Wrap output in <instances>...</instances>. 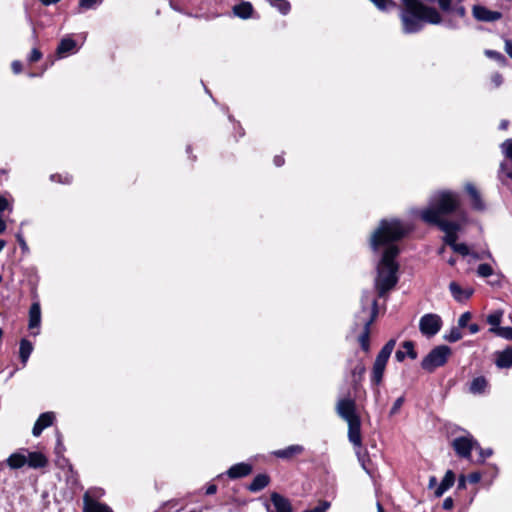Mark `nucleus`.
<instances>
[{
	"label": "nucleus",
	"instance_id": "obj_41",
	"mask_svg": "<svg viewBox=\"0 0 512 512\" xmlns=\"http://www.w3.org/2000/svg\"><path fill=\"white\" fill-rule=\"evenodd\" d=\"M404 401H405L404 396H400L399 398H397L395 400V402L393 403V406L390 409V415L391 416H393V415L398 413V411L402 407Z\"/></svg>",
	"mask_w": 512,
	"mask_h": 512
},
{
	"label": "nucleus",
	"instance_id": "obj_12",
	"mask_svg": "<svg viewBox=\"0 0 512 512\" xmlns=\"http://www.w3.org/2000/svg\"><path fill=\"white\" fill-rule=\"evenodd\" d=\"M473 17L481 22H494L501 19L502 14L498 11H492L482 5H474L472 9Z\"/></svg>",
	"mask_w": 512,
	"mask_h": 512
},
{
	"label": "nucleus",
	"instance_id": "obj_17",
	"mask_svg": "<svg viewBox=\"0 0 512 512\" xmlns=\"http://www.w3.org/2000/svg\"><path fill=\"white\" fill-rule=\"evenodd\" d=\"M54 413L53 412H45V413H42L38 419L36 420L34 426H33V429H32V434L35 436V437H38L41 435L42 431L51 426L53 424V421H54Z\"/></svg>",
	"mask_w": 512,
	"mask_h": 512
},
{
	"label": "nucleus",
	"instance_id": "obj_46",
	"mask_svg": "<svg viewBox=\"0 0 512 512\" xmlns=\"http://www.w3.org/2000/svg\"><path fill=\"white\" fill-rule=\"evenodd\" d=\"M16 239L18 241V244L21 248V250L25 253V252H28L29 248H28V245L24 239V236H23V233L22 231H19L16 233Z\"/></svg>",
	"mask_w": 512,
	"mask_h": 512
},
{
	"label": "nucleus",
	"instance_id": "obj_4",
	"mask_svg": "<svg viewBox=\"0 0 512 512\" xmlns=\"http://www.w3.org/2000/svg\"><path fill=\"white\" fill-rule=\"evenodd\" d=\"M460 206V196L457 192L443 190L436 192L430 198L429 207L425 210L434 211L442 217L455 212Z\"/></svg>",
	"mask_w": 512,
	"mask_h": 512
},
{
	"label": "nucleus",
	"instance_id": "obj_45",
	"mask_svg": "<svg viewBox=\"0 0 512 512\" xmlns=\"http://www.w3.org/2000/svg\"><path fill=\"white\" fill-rule=\"evenodd\" d=\"M485 54L489 58L495 59L496 61L503 63L505 62V57L500 52H497L495 50H486Z\"/></svg>",
	"mask_w": 512,
	"mask_h": 512
},
{
	"label": "nucleus",
	"instance_id": "obj_23",
	"mask_svg": "<svg viewBox=\"0 0 512 512\" xmlns=\"http://www.w3.org/2000/svg\"><path fill=\"white\" fill-rule=\"evenodd\" d=\"M402 348L404 350L398 349L395 352V359L398 362H403L406 359V357H409L412 360L417 358L418 355L414 349V343L412 341H404L402 343Z\"/></svg>",
	"mask_w": 512,
	"mask_h": 512
},
{
	"label": "nucleus",
	"instance_id": "obj_63",
	"mask_svg": "<svg viewBox=\"0 0 512 512\" xmlns=\"http://www.w3.org/2000/svg\"><path fill=\"white\" fill-rule=\"evenodd\" d=\"M436 485H437L436 477L435 476H431L430 479H429L428 487L429 488H434Z\"/></svg>",
	"mask_w": 512,
	"mask_h": 512
},
{
	"label": "nucleus",
	"instance_id": "obj_31",
	"mask_svg": "<svg viewBox=\"0 0 512 512\" xmlns=\"http://www.w3.org/2000/svg\"><path fill=\"white\" fill-rule=\"evenodd\" d=\"M32 352H33L32 343L27 339H22L20 341V346H19V357L21 359L23 366H26L27 361Z\"/></svg>",
	"mask_w": 512,
	"mask_h": 512
},
{
	"label": "nucleus",
	"instance_id": "obj_33",
	"mask_svg": "<svg viewBox=\"0 0 512 512\" xmlns=\"http://www.w3.org/2000/svg\"><path fill=\"white\" fill-rule=\"evenodd\" d=\"M462 338V333L459 327H453L449 333L444 336V339L450 343L459 341Z\"/></svg>",
	"mask_w": 512,
	"mask_h": 512
},
{
	"label": "nucleus",
	"instance_id": "obj_62",
	"mask_svg": "<svg viewBox=\"0 0 512 512\" xmlns=\"http://www.w3.org/2000/svg\"><path fill=\"white\" fill-rule=\"evenodd\" d=\"M63 450H64V446H63V444H62V442H61V437H60V435H59V436H58V439H57L56 452H57V454H60V453H62V452H63Z\"/></svg>",
	"mask_w": 512,
	"mask_h": 512
},
{
	"label": "nucleus",
	"instance_id": "obj_55",
	"mask_svg": "<svg viewBox=\"0 0 512 512\" xmlns=\"http://www.w3.org/2000/svg\"><path fill=\"white\" fill-rule=\"evenodd\" d=\"M454 12L456 13L457 16H459L460 18H464L466 16V9L464 6L460 5V6H457L455 7L454 9Z\"/></svg>",
	"mask_w": 512,
	"mask_h": 512
},
{
	"label": "nucleus",
	"instance_id": "obj_52",
	"mask_svg": "<svg viewBox=\"0 0 512 512\" xmlns=\"http://www.w3.org/2000/svg\"><path fill=\"white\" fill-rule=\"evenodd\" d=\"M468 481L472 484H476L481 480V473L479 472H472L468 475Z\"/></svg>",
	"mask_w": 512,
	"mask_h": 512
},
{
	"label": "nucleus",
	"instance_id": "obj_49",
	"mask_svg": "<svg viewBox=\"0 0 512 512\" xmlns=\"http://www.w3.org/2000/svg\"><path fill=\"white\" fill-rule=\"evenodd\" d=\"M491 82L493 83L494 87H499L503 83V77L500 73H494L491 76Z\"/></svg>",
	"mask_w": 512,
	"mask_h": 512
},
{
	"label": "nucleus",
	"instance_id": "obj_59",
	"mask_svg": "<svg viewBox=\"0 0 512 512\" xmlns=\"http://www.w3.org/2000/svg\"><path fill=\"white\" fill-rule=\"evenodd\" d=\"M275 166L281 167L284 164V158L280 155H276L273 160Z\"/></svg>",
	"mask_w": 512,
	"mask_h": 512
},
{
	"label": "nucleus",
	"instance_id": "obj_25",
	"mask_svg": "<svg viewBox=\"0 0 512 512\" xmlns=\"http://www.w3.org/2000/svg\"><path fill=\"white\" fill-rule=\"evenodd\" d=\"M455 481V475L452 470H448L440 484L435 489V496L441 497L449 488H451Z\"/></svg>",
	"mask_w": 512,
	"mask_h": 512
},
{
	"label": "nucleus",
	"instance_id": "obj_51",
	"mask_svg": "<svg viewBox=\"0 0 512 512\" xmlns=\"http://www.w3.org/2000/svg\"><path fill=\"white\" fill-rule=\"evenodd\" d=\"M51 180L52 181H58L60 183H65V184H68L71 182V176H68L66 175L64 177V179L62 178V175L60 174H54V175H51Z\"/></svg>",
	"mask_w": 512,
	"mask_h": 512
},
{
	"label": "nucleus",
	"instance_id": "obj_2",
	"mask_svg": "<svg viewBox=\"0 0 512 512\" xmlns=\"http://www.w3.org/2000/svg\"><path fill=\"white\" fill-rule=\"evenodd\" d=\"M400 20L404 34H415L422 31L425 24L438 25L443 22L439 11L426 4L435 0H401Z\"/></svg>",
	"mask_w": 512,
	"mask_h": 512
},
{
	"label": "nucleus",
	"instance_id": "obj_29",
	"mask_svg": "<svg viewBox=\"0 0 512 512\" xmlns=\"http://www.w3.org/2000/svg\"><path fill=\"white\" fill-rule=\"evenodd\" d=\"M76 42L72 38H63L58 47H57V53L59 56L63 57L69 53H73L76 50Z\"/></svg>",
	"mask_w": 512,
	"mask_h": 512
},
{
	"label": "nucleus",
	"instance_id": "obj_6",
	"mask_svg": "<svg viewBox=\"0 0 512 512\" xmlns=\"http://www.w3.org/2000/svg\"><path fill=\"white\" fill-rule=\"evenodd\" d=\"M451 355V348L447 345L434 347L421 361V367L427 372H434L446 364Z\"/></svg>",
	"mask_w": 512,
	"mask_h": 512
},
{
	"label": "nucleus",
	"instance_id": "obj_1",
	"mask_svg": "<svg viewBox=\"0 0 512 512\" xmlns=\"http://www.w3.org/2000/svg\"><path fill=\"white\" fill-rule=\"evenodd\" d=\"M412 230L411 225L399 219H383L370 237V247L374 252L382 251L377 264V276L374 281L378 296L383 297L398 282L399 254L398 242Z\"/></svg>",
	"mask_w": 512,
	"mask_h": 512
},
{
	"label": "nucleus",
	"instance_id": "obj_7",
	"mask_svg": "<svg viewBox=\"0 0 512 512\" xmlns=\"http://www.w3.org/2000/svg\"><path fill=\"white\" fill-rule=\"evenodd\" d=\"M421 219L430 225L437 226L445 234L450 232H459L461 226L455 221L444 220L436 212L430 210H421Z\"/></svg>",
	"mask_w": 512,
	"mask_h": 512
},
{
	"label": "nucleus",
	"instance_id": "obj_47",
	"mask_svg": "<svg viewBox=\"0 0 512 512\" xmlns=\"http://www.w3.org/2000/svg\"><path fill=\"white\" fill-rule=\"evenodd\" d=\"M97 5V0H79V6L83 9H93Z\"/></svg>",
	"mask_w": 512,
	"mask_h": 512
},
{
	"label": "nucleus",
	"instance_id": "obj_40",
	"mask_svg": "<svg viewBox=\"0 0 512 512\" xmlns=\"http://www.w3.org/2000/svg\"><path fill=\"white\" fill-rule=\"evenodd\" d=\"M472 318V314L470 312H464L458 319V327L465 328L468 326V322Z\"/></svg>",
	"mask_w": 512,
	"mask_h": 512
},
{
	"label": "nucleus",
	"instance_id": "obj_10",
	"mask_svg": "<svg viewBox=\"0 0 512 512\" xmlns=\"http://www.w3.org/2000/svg\"><path fill=\"white\" fill-rule=\"evenodd\" d=\"M338 415L346 422L360 418L356 413L355 401L351 398L340 399L336 406Z\"/></svg>",
	"mask_w": 512,
	"mask_h": 512
},
{
	"label": "nucleus",
	"instance_id": "obj_54",
	"mask_svg": "<svg viewBox=\"0 0 512 512\" xmlns=\"http://www.w3.org/2000/svg\"><path fill=\"white\" fill-rule=\"evenodd\" d=\"M454 506V501L451 497H447L444 499L442 507L444 510H451Z\"/></svg>",
	"mask_w": 512,
	"mask_h": 512
},
{
	"label": "nucleus",
	"instance_id": "obj_11",
	"mask_svg": "<svg viewBox=\"0 0 512 512\" xmlns=\"http://www.w3.org/2000/svg\"><path fill=\"white\" fill-rule=\"evenodd\" d=\"M41 307L39 302H33L29 309L28 328L33 336L40 333Z\"/></svg>",
	"mask_w": 512,
	"mask_h": 512
},
{
	"label": "nucleus",
	"instance_id": "obj_9",
	"mask_svg": "<svg viewBox=\"0 0 512 512\" xmlns=\"http://www.w3.org/2000/svg\"><path fill=\"white\" fill-rule=\"evenodd\" d=\"M478 446V442L471 436H459L453 439L452 447L455 450L456 454L465 459L471 458V451Z\"/></svg>",
	"mask_w": 512,
	"mask_h": 512
},
{
	"label": "nucleus",
	"instance_id": "obj_15",
	"mask_svg": "<svg viewBox=\"0 0 512 512\" xmlns=\"http://www.w3.org/2000/svg\"><path fill=\"white\" fill-rule=\"evenodd\" d=\"M465 190L470 197L471 207L476 211H484L486 209V204L477 188L472 183H467L465 185Z\"/></svg>",
	"mask_w": 512,
	"mask_h": 512
},
{
	"label": "nucleus",
	"instance_id": "obj_19",
	"mask_svg": "<svg viewBox=\"0 0 512 512\" xmlns=\"http://www.w3.org/2000/svg\"><path fill=\"white\" fill-rule=\"evenodd\" d=\"M83 512H113L106 504L91 499L87 494L83 499Z\"/></svg>",
	"mask_w": 512,
	"mask_h": 512
},
{
	"label": "nucleus",
	"instance_id": "obj_18",
	"mask_svg": "<svg viewBox=\"0 0 512 512\" xmlns=\"http://www.w3.org/2000/svg\"><path fill=\"white\" fill-rule=\"evenodd\" d=\"M495 365L499 369L512 368V346H508L502 351L495 352Z\"/></svg>",
	"mask_w": 512,
	"mask_h": 512
},
{
	"label": "nucleus",
	"instance_id": "obj_50",
	"mask_svg": "<svg viewBox=\"0 0 512 512\" xmlns=\"http://www.w3.org/2000/svg\"><path fill=\"white\" fill-rule=\"evenodd\" d=\"M440 9L444 12L451 10L452 0H437Z\"/></svg>",
	"mask_w": 512,
	"mask_h": 512
},
{
	"label": "nucleus",
	"instance_id": "obj_58",
	"mask_svg": "<svg viewBox=\"0 0 512 512\" xmlns=\"http://www.w3.org/2000/svg\"><path fill=\"white\" fill-rule=\"evenodd\" d=\"M8 208V201L5 197L0 196V212Z\"/></svg>",
	"mask_w": 512,
	"mask_h": 512
},
{
	"label": "nucleus",
	"instance_id": "obj_14",
	"mask_svg": "<svg viewBox=\"0 0 512 512\" xmlns=\"http://www.w3.org/2000/svg\"><path fill=\"white\" fill-rule=\"evenodd\" d=\"M365 372L366 366L363 360L357 359L350 362V377L353 386L356 387L362 382Z\"/></svg>",
	"mask_w": 512,
	"mask_h": 512
},
{
	"label": "nucleus",
	"instance_id": "obj_38",
	"mask_svg": "<svg viewBox=\"0 0 512 512\" xmlns=\"http://www.w3.org/2000/svg\"><path fill=\"white\" fill-rule=\"evenodd\" d=\"M495 336L512 341V327H501L497 329Z\"/></svg>",
	"mask_w": 512,
	"mask_h": 512
},
{
	"label": "nucleus",
	"instance_id": "obj_13",
	"mask_svg": "<svg viewBox=\"0 0 512 512\" xmlns=\"http://www.w3.org/2000/svg\"><path fill=\"white\" fill-rule=\"evenodd\" d=\"M271 503L273 509L267 506L268 512H292V505L290 501L278 493L271 494Z\"/></svg>",
	"mask_w": 512,
	"mask_h": 512
},
{
	"label": "nucleus",
	"instance_id": "obj_24",
	"mask_svg": "<svg viewBox=\"0 0 512 512\" xmlns=\"http://www.w3.org/2000/svg\"><path fill=\"white\" fill-rule=\"evenodd\" d=\"M488 387V380L484 376H478L470 382L468 391L473 395H482L486 393Z\"/></svg>",
	"mask_w": 512,
	"mask_h": 512
},
{
	"label": "nucleus",
	"instance_id": "obj_21",
	"mask_svg": "<svg viewBox=\"0 0 512 512\" xmlns=\"http://www.w3.org/2000/svg\"><path fill=\"white\" fill-rule=\"evenodd\" d=\"M449 290L457 302H464L468 300L474 292L471 288L463 289L458 283L454 281L449 284Z\"/></svg>",
	"mask_w": 512,
	"mask_h": 512
},
{
	"label": "nucleus",
	"instance_id": "obj_5",
	"mask_svg": "<svg viewBox=\"0 0 512 512\" xmlns=\"http://www.w3.org/2000/svg\"><path fill=\"white\" fill-rule=\"evenodd\" d=\"M395 345L396 340L390 339L377 354L370 375V381L373 386L377 387L382 383L386 365L395 348Z\"/></svg>",
	"mask_w": 512,
	"mask_h": 512
},
{
	"label": "nucleus",
	"instance_id": "obj_53",
	"mask_svg": "<svg viewBox=\"0 0 512 512\" xmlns=\"http://www.w3.org/2000/svg\"><path fill=\"white\" fill-rule=\"evenodd\" d=\"M11 68L15 74H19L22 71V63L18 60H14L11 63Z\"/></svg>",
	"mask_w": 512,
	"mask_h": 512
},
{
	"label": "nucleus",
	"instance_id": "obj_37",
	"mask_svg": "<svg viewBox=\"0 0 512 512\" xmlns=\"http://www.w3.org/2000/svg\"><path fill=\"white\" fill-rule=\"evenodd\" d=\"M357 456H358V460L361 463V466L365 470V472L369 475H372L373 469L370 464V460L366 459V455L365 454L362 455L360 452L357 453Z\"/></svg>",
	"mask_w": 512,
	"mask_h": 512
},
{
	"label": "nucleus",
	"instance_id": "obj_26",
	"mask_svg": "<svg viewBox=\"0 0 512 512\" xmlns=\"http://www.w3.org/2000/svg\"><path fill=\"white\" fill-rule=\"evenodd\" d=\"M27 465L31 468H43L47 465L48 460L41 452H28L27 451Z\"/></svg>",
	"mask_w": 512,
	"mask_h": 512
},
{
	"label": "nucleus",
	"instance_id": "obj_3",
	"mask_svg": "<svg viewBox=\"0 0 512 512\" xmlns=\"http://www.w3.org/2000/svg\"><path fill=\"white\" fill-rule=\"evenodd\" d=\"M378 314L377 300L372 291H364L361 297V309L355 316L353 329L362 327L357 340L361 349L368 353L370 351V327Z\"/></svg>",
	"mask_w": 512,
	"mask_h": 512
},
{
	"label": "nucleus",
	"instance_id": "obj_8",
	"mask_svg": "<svg viewBox=\"0 0 512 512\" xmlns=\"http://www.w3.org/2000/svg\"><path fill=\"white\" fill-rule=\"evenodd\" d=\"M442 319L434 313L424 314L419 320V330L427 338L435 336L442 328Z\"/></svg>",
	"mask_w": 512,
	"mask_h": 512
},
{
	"label": "nucleus",
	"instance_id": "obj_56",
	"mask_svg": "<svg viewBox=\"0 0 512 512\" xmlns=\"http://www.w3.org/2000/svg\"><path fill=\"white\" fill-rule=\"evenodd\" d=\"M467 327L470 334H476L480 331V326L476 323L469 324Z\"/></svg>",
	"mask_w": 512,
	"mask_h": 512
},
{
	"label": "nucleus",
	"instance_id": "obj_64",
	"mask_svg": "<svg viewBox=\"0 0 512 512\" xmlns=\"http://www.w3.org/2000/svg\"><path fill=\"white\" fill-rule=\"evenodd\" d=\"M508 125H509V121H507V120H502V121L500 122L499 129H501V130H505V129H507Z\"/></svg>",
	"mask_w": 512,
	"mask_h": 512
},
{
	"label": "nucleus",
	"instance_id": "obj_22",
	"mask_svg": "<svg viewBox=\"0 0 512 512\" xmlns=\"http://www.w3.org/2000/svg\"><path fill=\"white\" fill-rule=\"evenodd\" d=\"M304 452V447L299 444L290 445L284 449L275 450L272 455L281 459H291L292 457Z\"/></svg>",
	"mask_w": 512,
	"mask_h": 512
},
{
	"label": "nucleus",
	"instance_id": "obj_16",
	"mask_svg": "<svg viewBox=\"0 0 512 512\" xmlns=\"http://www.w3.org/2000/svg\"><path fill=\"white\" fill-rule=\"evenodd\" d=\"M348 424V438L349 441L355 447H361L362 438H361V421L360 418L354 419L352 421L347 422Z\"/></svg>",
	"mask_w": 512,
	"mask_h": 512
},
{
	"label": "nucleus",
	"instance_id": "obj_42",
	"mask_svg": "<svg viewBox=\"0 0 512 512\" xmlns=\"http://www.w3.org/2000/svg\"><path fill=\"white\" fill-rule=\"evenodd\" d=\"M330 507V503L328 501H322L318 506L305 510L303 512H327Z\"/></svg>",
	"mask_w": 512,
	"mask_h": 512
},
{
	"label": "nucleus",
	"instance_id": "obj_43",
	"mask_svg": "<svg viewBox=\"0 0 512 512\" xmlns=\"http://www.w3.org/2000/svg\"><path fill=\"white\" fill-rule=\"evenodd\" d=\"M458 232H450L445 234L443 241L450 247L457 242Z\"/></svg>",
	"mask_w": 512,
	"mask_h": 512
},
{
	"label": "nucleus",
	"instance_id": "obj_30",
	"mask_svg": "<svg viewBox=\"0 0 512 512\" xmlns=\"http://www.w3.org/2000/svg\"><path fill=\"white\" fill-rule=\"evenodd\" d=\"M269 476L266 474H258L254 477L249 484L248 489L251 492H258L264 489L269 484Z\"/></svg>",
	"mask_w": 512,
	"mask_h": 512
},
{
	"label": "nucleus",
	"instance_id": "obj_35",
	"mask_svg": "<svg viewBox=\"0 0 512 512\" xmlns=\"http://www.w3.org/2000/svg\"><path fill=\"white\" fill-rule=\"evenodd\" d=\"M493 268L490 264L482 263L477 267V275L482 278H487L493 274Z\"/></svg>",
	"mask_w": 512,
	"mask_h": 512
},
{
	"label": "nucleus",
	"instance_id": "obj_32",
	"mask_svg": "<svg viewBox=\"0 0 512 512\" xmlns=\"http://www.w3.org/2000/svg\"><path fill=\"white\" fill-rule=\"evenodd\" d=\"M233 12L241 19H248L252 15L253 7L250 2H241L233 7Z\"/></svg>",
	"mask_w": 512,
	"mask_h": 512
},
{
	"label": "nucleus",
	"instance_id": "obj_27",
	"mask_svg": "<svg viewBox=\"0 0 512 512\" xmlns=\"http://www.w3.org/2000/svg\"><path fill=\"white\" fill-rule=\"evenodd\" d=\"M504 312L501 309H497L492 311L490 314L486 317V322L490 325L489 332L492 334H496L497 329H500L502 326H500L502 322Z\"/></svg>",
	"mask_w": 512,
	"mask_h": 512
},
{
	"label": "nucleus",
	"instance_id": "obj_44",
	"mask_svg": "<svg viewBox=\"0 0 512 512\" xmlns=\"http://www.w3.org/2000/svg\"><path fill=\"white\" fill-rule=\"evenodd\" d=\"M475 449H478L480 455V462L482 463L486 458L490 457L493 454V450L491 448L483 449L479 444Z\"/></svg>",
	"mask_w": 512,
	"mask_h": 512
},
{
	"label": "nucleus",
	"instance_id": "obj_60",
	"mask_svg": "<svg viewBox=\"0 0 512 512\" xmlns=\"http://www.w3.org/2000/svg\"><path fill=\"white\" fill-rule=\"evenodd\" d=\"M444 25L449 29H458L459 28L458 24L452 20L445 21Z\"/></svg>",
	"mask_w": 512,
	"mask_h": 512
},
{
	"label": "nucleus",
	"instance_id": "obj_39",
	"mask_svg": "<svg viewBox=\"0 0 512 512\" xmlns=\"http://www.w3.org/2000/svg\"><path fill=\"white\" fill-rule=\"evenodd\" d=\"M451 248L453 251L461 254L462 256H466L469 253L468 246L465 243H454Z\"/></svg>",
	"mask_w": 512,
	"mask_h": 512
},
{
	"label": "nucleus",
	"instance_id": "obj_57",
	"mask_svg": "<svg viewBox=\"0 0 512 512\" xmlns=\"http://www.w3.org/2000/svg\"><path fill=\"white\" fill-rule=\"evenodd\" d=\"M505 51L512 58V40L507 39L505 41Z\"/></svg>",
	"mask_w": 512,
	"mask_h": 512
},
{
	"label": "nucleus",
	"instance_id": "obj_36",
	"mask_svg": "<svg viewBox=\"0 0 512 512\" xmlns=\"http://www.w3.org/2000/svg\"><path fill=\"white\" fill-rule=\"evenodd\" d=\"M500 148L503 155L512 161V138L505 140Z\"/></svg>",
	"mask_w": 512,
	"mask_h": 512
},
{
	"label": "nucleus",
	"instance_id": "obj_34",
	"mask_svg": "<svg viewBox=\"0 0 512 512\" xmlns=\"http://www.w3.org/2000/svg\"><path fill=\"white\" fill-rule=\"evenodd\" d=\"M379 10L387 11L396 6L392 0H370Z\"/></svg>",
	"mask_w": 512,
	"mask_h": 512
},
{
	"label": "nucleus",
	"instance_id": "obj_20",
	"mask_svg": "<svg viewBox=\"0 0 512 512\" xmlns=\"http://www.w3.org/2000/svg\"><path fill=\"white\" fill-rule=\"evenodd\" d=\"M252 472V466L248 463H237L227 470V475L231 479H238L249 475Z\"/></svg>",
	"mask_w": 512,
	"mask_h": 512
},
{
	"label": "nucleus",
	"instance_id": "obj_28",
	"mask_svg": "<svg viewBox=\"0 0 512 512\" xmlns=\"http://www.w3.org/2000/svg\"><path fill=\"white\" fill-rule=\"evenodd\" d=\"M27 451L21 450L11 454L7 459V464L11 469H19L27 464Z\"/></svg>",
	"mask_w": 512,
	"mask_h": 512
},
{
	"label": "nucleus",
	"instance_id": "obj_61",
	"mask_svg": "<svg viewBox=\"0 0 512 512\" xmlns=\"http://www.w3.org/2000/svg\"><path fill=\"white\" fill-rule=\"evenodd\" d=\"M217 491V486L214 485V484H210L207 488H206V494L207 495H213L215 494Z\"/></svg>",
	"mask_w": 512,
	"mask_h": 512
},
{
	"label": "nucleus",
	"instance_id": "obj_48",
	"mask_svg": "<svg viewBox=\"0 0 512 512\" xmlns=\"http://www.w3.org/2000/svg\"><path fill=\"white\" fill-rule=\"evenodd\" d=\"M42 53L37 49L33 48L28 56L30 62H37L41 59Z\"/></svg>",
	"mask_w": 512,
	"mask_h": 512
}]
</instances>
